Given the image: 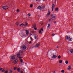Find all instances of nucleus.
I'll return each instance as SVG.
<instances>
[{
    "instance_id": "nucleus-1",
    "label": "nucleus",
    "mask_w": 73,
    "mask_h": 73,
    "mask_svg": "<svg viewBox=\"0 0 73 73\" xmlns=\"http://www.w3.org/2000/svg\"><path fill=\"white\" fill-rule=\"evenodd\" d=\"M56 18V15L53 14L51 15V19L52 20H54Z\"/></svg>"
},
{
    "instance_id": "nucleus-2",
    "label": "nucleus",
    "mask_w": 73,
    "mask_h": 73,
    "mask_svg": "<svg viewBox=\"0 0 73 73\" xmlns=\"http://www.w3.org/2000/svg\"><path fill=\"white\" fill-rule=\"evenodd\" d=\"M45 8V6H44L41 5V6H38L37 7V8L39 9H44Z\"/></svg>"
},
{
    "instance_id": "nucleus-3",
    "label": "nucleus",
    "mask_w": 73,
    "mask_h": 73,
    "mask_svg": "<svg viewBox=\"0 0 73 73\" xmlns=\"http://www.w3.org/2000/svg\"><path fill=\"white\" fill-rule=\"evenodd\" d=\"M66 40H68V41H72V39L70 38V37H68V36H66Z\"/></svg>"
},
{
    "instance_id": "nucleus-4",
    "label": "nucleus",
    "mask_w": 73,
    "mask_h": 73,
    "mask_svg": "<svg viewBox=\"0 0 73 73\" xmlns=\"http://www.w3.org/2000/svg\"><path fill=\"white\" fill-rule=\"evenodd\" d=\"M8 6H7L2 7V8L3 10H6V9H8Z\"/></svg>"
},
{
    "instance_id": "nucleus-5",
    "label": "nucleus",
    "mask_w": 73,
    "mask_h": 73,
    "mask_svg": "<svg viewBox=\"0 0 73 73\" xmlns=\"http://www.w3.org/2000/svg\"><path fill=\"white\" fill-rule=\"evenodd\" d=\"M40 45V43H38L35 46V48H38Z\"/></svg>"
},
{
    "instance_id": "nucleus-6",
    "label": "nucleus",
    "mask_w": 73,
    "mask_h": 73,
    "mask_svg": "<svg viewBox=\"0 0 73 73\" xmlns=\"http://www.w3.org/2000/svg\"><path fill=\"white\" fill-rule=\"evenodd\" d=\"M17 62H18V60L17 59H15L14 60L13 62V63H14V64H16L17 63Z\"/></svg>"
},
{
    "instance_id": "nucleus-7",
    "label": "nucleus",
    "mask_w": 73,
    "mask_h": 73,
    "mask_svg": "<svg viewBox=\"0 0 73 73\" xmlns=\"http://www.w3.org/2000/svg\"><path fill=\"white\" fill-rule=\"evenodd\" d=\"M50 15V11H49V10H48V12L46 15V17H48Z\"/></svg>"
},
{
    "instance_id": "nucleus-8",
    "label": "nucleus",
    "mask_w": 73,
    "mask_h": 73,
    "mask_svg": "<svg viewBox=\"0 0 73 73\" xmlns=\"http://www.w3.org/2000/svg\"><path fill=\"white\" fill-rule=\"evenodd\" d=\"M21 48L23 50H25V49H26V46H23L21 47Z\"/></svg>"
},
{
    "instance_id": "nucleus-9",
    "label": "nucleus",
    "mask_w": 73,
    "mask_h": 73,
    "mask_svg": "<svg viewBox=\"0 0 73 73\" xmlns=\"http://www.w3.org/2000/svg\"><path fill=\"white\" fill-rule=\"evenodd\" d=\"M11 58L12 60H15V57L14 56H11Z\"/></svg>"
},
{
    "instance_id": "nucleus-10",
    "label": "nucleus",
    "mask_w": 73,
    "mask_h": 73,
    "mask_svg": "<svg viewBox=\"0 0 73 73\" xmlns=\"http://www.w3.org/2000/svg\"><path fill=\"white\" fill-rule=\"evenodd\" d=\"M55 6V5H54V4H52V11H53V8Z\"/></svg>"
},
{
    "instance_id": "nucleus-11",
    "label": "nucleus",
    "mask_w": 73,
    "mask_h": 73,
    "mask_svg": "<svg viewBox=\"0 0 73 73\" xmlns=\"http://www.w3.org/2000/svg\"><path fill=\"white\" fill-rule=\"evenodd\" d=\"M29 31H28V30L26 31V34L27 35H29Z\"/></svg>"
},
{
    "instance_id": "nucleus-12",
    "label": "nucleus",
    "mask_w": 73,
    "mask_h": 73,
    "mask_svg": "<svg viewBox=\"0 0 73 73\" xmlns=\"http://www.w3.org/2000/svg\"><path fill=\"white\" fill-rule=\"evenodd\" d=\"M57 58L56 55H54L52 56V58Z\"/></svg>"
},
{
    "instance_id": "nucleus-13",
    "label": "nucleus",
    "mask_w": 73,
    "mask_h": 73,
    "mask_svg": "<svg viewBox=\"0 0 73 73\" xmlns=\"http://www.w3.org/2000/svg\"><path fill=\"white\" fill-rule=\"evenodd\" d=\"M33 28H36V24H34L33 25Z\"/></svg>"
},
{
    "instance_id": "nucleus-14",
    "label": "nucleus",
    "mask_w": 73,
    "mask_h": 73,
    "mask_svg": "<svg viewBox=\"0 0 73 73\" xmlns=\"http://www.w3.org/2000/svg\"><path fill=\"white\" fill-rule=\"evenodd\" d=\"M28 23L27 22H26L25 23V24H24V26H25V27H26V26H27V25H28Z\"/></svg>"
},
{
    "instance_id": "nucleus-15",
    "label": "nucleus",
    "mask_w": 73,
    "mask_h": 73,
    "mask_svg": "<svg viewBox=\"0 0 73 73\" xmlns=\"http://www.w3.org/2000/svg\"><path fill=\"white\" fill-rule=\"evenodd\" d=\"M71 69V66H69L68 67V70H70Z\"/></svg>"
},
{
    "instance_id": "nucleus-16",
    "label": "nucleus",
    "mask_w": 73,
    "mask_h": 73,
    "mask_svg": "<svg viewBox=\"0 0 73 73\" xmlns=\"http://www.w3.org/2000/svg\"><path fill=\"white\" fill-rule=\"evenodd\" d=\"M20 53H19H19L17 55V57H19V56H20Z\"/></svg>"
},
{
    "instance_id": "nucleus-17",
    "label": "nucleus",
    "mask_w": 73,
    "mask_h": 73,
    "mask_svg": "<svg viewBox=\"0 0 73 73\" xmlns=\"http://www.w3.org/2000/svg\"><path fill=\"white\" fill-rule=\"evenodd\" d=\"M24 51H21V50H20L19 51V53H23Z\"/></svg>"
},
{
    "instance_id": "nucleus-18",
    "label": "nucleus",
    "mask_w": 73,
    "mask_h": 73,
    "mask_svg": "<svg viewBox=\"0 0 73 73\" xmlns=\"http://www.w3.org/2000/svg\"><path fill=\"white\" fill-rule=\"evenodd\" d=\"M59 62L60 64H61V63L62 62V60H60L59 61Z\"/></svg>"
},
{
    "instance_id": "nucleus-19",
    "label": "nucleus",
    "mask_w": 73,
    "mask_h": 73,
    "mask_svg": "<svg viewBox=\"0 0 73 73\" xmlns=\"http://www.w3.org/2000/svg\"><path fill=\"white\" fill-rule=\"evenodd\" d=\"M17 70L18 72H20V71H21V70H20V68H17Z\"/></svg>"
},
{
    "instance_id": "nucleus-20",
    "label": "nucleus",
    "mask_w": 73,
    "mask_h": 73,
    "mask_svg": "<svg viewBox=\"0 0 73 73\" xmlns=\"http://www.w3.org/2000/svg\"><path fill=\"white\" fill-rule=\"evenodd\" d=\"M38 32L39 33H40V34H41V33L42 34V33H41V30H39Z\"/></svg>"
},
{
    "instance_id": "nucleus-21",
    "label": "nucleus",
    "mask_w": 73,
    "mask_h": 73,
    "mask_svg": "<svg viewBox=\"0 0 73 73\" xmlns=\"http://www.w3.org/2000/svg\"><path fill=\"white\" fill-rule=\"evenodd\" d=\"M34 38L35 40H36L37 38V36L36 35H34Z\"/></svg>"
},
{
    "instance_id": "nucleus-22",
    "label": "nucleus",
    "mask_w": 73,
    "mask_h": 73,
    "mask_svg": "<svg viewBox=\"0 0 73 73\" xmlns=\"http://www.w3.org/2000/svg\"><path fill=\"white\" fill-rule=\"evenodd\" d=\"M61 73H64V72H65V71H64V70H62L61 71Z\"/></svg>"
},
{
    "instance_id": "nucleus-23",
    "label": "nucleus",
    "mask_w": 73,
    "mask_h": 73,
    "mask_svg": "<svg viewBox=\"0 0 73 73\" xmlns=\"http://www.w3.org/2000/svg\"><path fill=\"white\" fill-rule=\"evenodd\" d=\"M65 62L66 64H68V60L66 61Z\"/></svg>"
},
{
    "instance_id": "nucleus-24",
    "label": "nucleus",
    "mask_w": 73,
    "mask_h": 73,
    "mask_svg": "<svg viewBox=\"0 0 73 73\" xmlns=\"http://www.w3.org/2000/svg\"><path fill=\"white\" fill-rule=\"evenodd\" d=\"M70 52L71 53H73V49H72V50H70Z\"/></svg>"
},
{
    "instance_id": "nucleus-25",
    "label": "nucleus",
    "mask_w": 73,
    "mask_h": 73,
    "mask_svg": "<svg viewBox=\"0 0 73 73\" xmlns=\"http://www.w3.org/2000/svg\"><path fill=\"white\" fill-rule=\"evenodd\" d=\"M17 13H19V12H20V10L17 9Z\"/></svg>"
},
{
    "instance_id": "nucleus-26",
    "label": "nucleus",
    "mask_w": 73,
    "mask_h": 73,
    "mask_svg": "<svg viewBox=\"0 0 73 73\" xmlns=\"http://www.w3.org/2000/svg\"><path fill=\"white\" fill-rule=\"evenodd\" d=\"M30 7H31V8H32V7H33V4H31L30 5Z\"/></svg>"
},
{
    "instance_id": "nucleus-27",
    "label": "nucleus",
    "mask_w": 73,
    "mask_h": 73,
    "mask_svg": "<svg viewBox=\"0 0 73 73\" xmlns=\"http://www.w3.org/2000/svg\"><path fill=\"white\" fill-rule=\"evenodd\" d=\"M58 10V8H56L55 9V11H57Z\"/></svg>"
},
{
    "instance_id": "nucleus-28",
    "label": "nucleus",
    "mask_w": 73,
    "mask_h": 73,
    "mask_svg": "<svg viewBox=\"0 0 73 73\" xmlns=\"http://www.w3.org/2000/svg\"><path fill=\"white\" fill-rule=\"evenodd\" d=\"M50 24H48V25L47 27L49 28V27H50Z\"/></svg>"
},
{
    "instance_id": "nucleus-29",
    "label": "nucleus",
    "mask_w": 73,
    "mask_h": 73,
    "mask_svg": "<svg viewBox=\"0 0 73 73\" xmlns=\"http://www.w3.org/2000/svg\"><path fill=\"white\" fill-rule=\"evenodd\" d=\"M16 25H17V26H19V23H16Z\"/></svg>"
},
{
    "instance_id": "nucleus-30",
    "label": "nucleus",
    "mask_w": 73,
    "mask_h": 73,
    "mask_svg": "<svg viewBox=\"0 0 73 73\" xmlns=\"http://www.w3.org/2000/svg\"><path fill=\"white\" fill-rule=\"evenodd\" d=\"M58 58H59V59H60V58H61V56L60 55H59L58 57Z\"/></svg>"
},
{
    "instance_id": "nucleus-31",
    "label": "nucleus",
    "mask_w": 73,
    "mask_h": 73,
    "mask_svg": "<svg viewBox=\"0 0 73 73\" xmlns=\"http://www.w3.org/2000/svg\"><path fill=\"white\" fill-rule=\"evenodd\" d=\"M8 73V71L7 70L4 73Z\"/></svg>"
},
{
    "instance_id": "nucleus-32",
    "label": "nucleus",
    "mask_w": 73,
    "mask_h": 73,
    "mask_svg": "<svg viewBox=\"0 0 73 73\" xmlns=\"http://www.w3.org/2000/svg\"><path fill=\"white\" fill-rule=\"evenodd\" d=\"M2 72H5V69H3V70L2 71Z\"/></svg>"
},
{
    "instance_id": "nucleus-33",
    "label": "nucleus",
    "mask_w": 73,
    "mask_h": 73,
    "mask_svg": "<svg viewBox=\"0 0 73 73\" xmlns=\"http://www.w3.org/2000/svg\"><path fill=\"white\" fill-rule=\"evenodd\" d=\"M12 72H13V71H12L11 70V69H10V73H12Z\"/></svg>"
},
{
    "instance_id": "nucleus-34",
    "label": "nucleus",
    "mask_w": 73,
    "mask_h": 73,
    "mask_svg": "<svg viewBox=\"0 0 73 73\" xmlns=\"http://www.w3.org/2000/svg\"><path fill=\"white\" fill-rule=\"evenodd\" d=\"M20 61H21V62H23V60L22 59H21V60Z\"/></svg>"
},
{
    "instance_id": "nucleus-35",
    "label": "nucleus",
    "mask_w": 73,
    "mask_h": 73,
    "mask_svg": "<svg viewBox=\"0 0 73 73\" xmlns=\"http://www.w3.org/2000/svg\"><path fill=\"white\" fill-rule=\"evenodd\" d=\"M17 69V68L15 67L14 69V70H16Z\"/></svg>"
},
{
    "instance_id": "nucleus-36",
    "label": "nucleus",
    "mask_w": 73,
    "mask_h": 73,
    "mask_svg": "<svg viewBox=\"0 0 73 73\" xmlns=\"http://www.w3.org/2000/svg\"><path fill=\"white\" fill-rule=\"evenodd\" d=\"M3 70V68H0V71H1V70Z\"/></svg>"
},
{
    "instance_id": "nucleus-37",
    "label": "nucleus",
    "mask_w": 73,
    "mask_h": 73,
    "mask_svg": "<svg viewBox=\"0 0 73 73\" xmlns=\"http://www.w3.org/2000/svg\"><path fill=\"white\" fill-rule=\"evenodd\" d=\"M52 36H54L55 35V34H54V33H53L52 34Z\"/></svg>"
},
{
    "instance_id": "nucleus-38",
    "label": "nucleus",
    "mask_w": 73,
    "mask_h": 73,
    "mask_svg": "<svg viewBox=\"0 0 73 73\" xmlns=\"http://www.w3.org/2000/svg\"><path fill=\"white\" fill-rule=\"evenodd\" d=\"M34 29H35V30H37V28L35 27H34Z\"/></svg>"
},
{
    "instance_id": "nucleus-39",
    "label": "nucleus",
    "mask_w": 73,
    "mask_h": 73,
    "mask_svg": "<svg viewBox=\"0 0 73 73\" xmlns=\"http://www.w3.org/2000/svg\"><path fill=\"white\" fill-rule=\"evenodd\" d=\"M42 31H44V29L42 28L41 29Z\"/></svg>"
},
{
    "instance_id": "nucleus-40",
    "label": "nucleus",
    "mask_w": 73,
    "mask_h": 73,
    "mask_svg": "<svg viewBox=\"0 0 73 73\" xmlns=\"http://www.w3.org/2000/svg\"><path fill=\"white\" fill-rule=\"evenodd\" d=\"M31 42H32V41H30L29 42V44H31Z\"/></svg>"
},
{
    "instance_id": "nucleus-41",
    "label": "nucleus",
    "mask_w": 73,
    "mask_h": 73,
    "mask_svg": "<svg viewBox=\"0 0 73 73\" xmlns=\"http://www.w3.org/2000/svg\"><path fill=\"white\" fill-rule=\"evenodd\" d=\"M28 15L29 16H31V14H28Z\"/></svg>"
},
{
    "instance_id": "nucleus-42",
    "label": "nucleus",
    "mask_w": 73,
    "mask_h": 73,
    "mask_svg": "<svg viewBox=\"0 0 73 73\" xmlns=\"http://www.w3.org/2000/svg\"><path fill=\"white\" fill-rule=\"evenodd\" d=\"M21 25H23L24 26V24L23 23L21 24Z\"/></svg>"
},
{
    "instance_id": "nucleus-43",
    "label": "nucleus",
    "mask_w": 73,
    "mask_h": 73,
    "mask_svg": "<svg viewBox=\"0 0 73 73\" xmlns=\"http://www.w3.org/2000/svg\"><path fill=\"white\" fill-rule=\"evenodd\" d=\"M51 20V19H49L48 20V21H49V22H50V21Z\"/></svg>"
},
{
    "instance_id": "nucleus-44",
    "label": "nucleus",
    "mask_w": 73,
    "mask_h": 73,
    "mask_svg": "<svg viewBox=\"0 0 73 73\" xmlns=\"http://www.w3.org/2000/svg\"><path fill=\"white\" fill-rule=\"evenodd\" d=\"M54 23L55 24H56V21H55V22H54Z\"/></svg>"
},
{
    "instance_id": "nucleus-45",
    "label": "nucleus",
    "mask_w": 73,
    "mask_h": 73,
    "mask_svg": "<svg viewBox=\"0 0 73 73\" xmlns=\"http://www.w3.org/2000/svg\"><path fill=\"white\" fill-rule=\"evenodd\" d=\"M40 24H41V25H43V23H41Z\"/></svg>"
},
{
    "instance_id": "nucleus-46",
    "label": "nucleus",
    "mask_w": 73,
    "mask_h": 73,
    "mask_svg": "<svg viewBox=\"0 0 73 73\" xmlns=\"http://www.w3.org/2000/svg\"><path fill=\"white\" fill-rule=\"evenodd\" d=\"M30 38H31V40H32V37H31Z\"/></svg>"
},
{
    "instance_id": "nucleus-47",
    "label": "nucleus",
    "mask_w": 73,
    "mask_h": 73,
    "mask_svg": "<svg viewBox=\"0 0 73 73\" xmlns=\"http://www.w3.org/2000/svg\"><path fill=\"white\" fill-rule=\"evenodd\" d=\"M19 58H20V59L22 58V57H19Z\"/></svg>"
},
{
    "instance_id": "nucleus-48",
    "label": "nucleus",
    "mask_w": 73,
    "mask_h": 73,
    "mask_svg": "<svg viewBox=\"0 0 73 73\" xmlns=\"http://www.w3.org/2000/svg\"><path fill=\"white\" fill-rule=\"evenodd\" d=\"M36 1H39V0H36Z\"/></svg>"
},
{
    "instance_id": "nucleus-49",
    "label": "nucleus",
    "mask_w": 73,
    "mask_h": 73,
    "mask_svg": "<svg viewBox=\"0 0 73 73\" xmlns=\"http://www.w3.org/2000/svg\"><path fill=\"white\" fill-rule=\"evenodd\" d=\"M22 25L21 24L20 25H19V27H21V26Z\"/></svg>"
},
{
    "instance_id": "nucleus-50",
    "label": "nucleus",
    "mask_w": 73,
    "mask_h": 73,
    "mask_svg": "<svg viewBox=\"0 0 73 73\" xmlns=\"http://www.w3.org/2000/svg\"><path fill=\"white\" fill-rule=\"evenodd\" d=\"M53 73H56V72L55 71H54Z\"/></svg>"
},
{
    "instance_id": "nucleus-51",
    "label": "nucleus",
    "mask_w": 73,
    "mask_h": 73,
    "mask_svg": "<svg viewBox=\"0 0 73 73\" xmlns=\"http://www.w3.org/2000/svg\"><path fill=\"white\" fill-rule=\"evenodd\" d=\"M11 70H13V68H11Z\"/></svg>"
},
{
    "instance_id": "nucleus-52",
    "label": "nucleus",
    "mask_w": 73,
    "mask_h": 73,
    "mask_svg": "<svg viewBox=\"0 0 73 73\" xmlns=\"http://www.w3.org/2000/svg\"><path fill=\"white\" fill-rule=\"evenodd\" d=\"M56 48H58V46H57L56 47Z\"/></svg>"
},
{
    "instance_id": "nucleus-53",
    "label": "nucleus",
    "mask_w": 73,
    "mask_h": 73,
    "mask_svg": "<svg viewBox=\"0 0 73 73\" xmlns=\"http://www.w3.org/2000/svg\"><path fill=\"white\" fill-rule=\"evenodd\" d=\"M43 1H45V0H43Z\"/></svg>"
},
{
    "instance_id": "nucleus-54",
    "label": "nucleus",
    "mask_w": 73,
    "mask_h": 73,
    "mask_svg": "<svg viewBox=\"0 0 73 73\" xmlns=\"http://www.w3.org/2000/svg\"><path fill=\"white\" fill-rule=\"evenodd\" d=\"M56 1L57 0H55Z\"/></svg>"
},
{
    "instance_id": "nucleus-55",
    "label": "nucleus",
    "mask_w": 73,
    "mask_h": 73,
    "mask_svg": "<svg viewBox=\"0 0 73 73\" xmlns=\"http://www.w3.org/2000/svg\"><path fill=\"white\" fill-rule=\"evenodd\" d=\"M31 35H32V34H30Z\"/></svg>"
},
{
    "instance_id": "nucleus-56",
    "label": "nucleus",
    "mask_w": 73,
    "mask_h": 73,
    "mask_svg": "<svg viewBox=\"0 0 73 73\" xmlns=\"http://www.w3.org/2000/svg\"><path fill=\"white\" fill-rule=\"evenodd\" d=\"M66 73V72H65V73Z\"/></svg>"
}]
</instances>
